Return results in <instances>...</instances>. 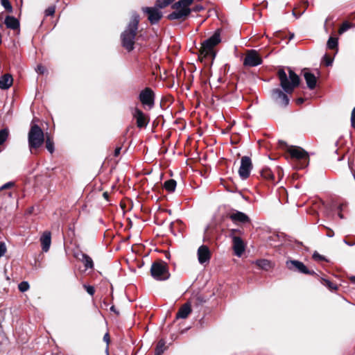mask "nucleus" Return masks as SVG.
<instances>
[{
    "label": "nucleus",
    "instance_id": "4468645a",
    "mask_svg": "<svg viewBox=\"0 0 355 355\" xmlns=\"http://www.w3.org/2000/svg\"><path fill=\"white\" fill-rule=\"evenodd\" d=\"M143 10L148 15V19L152 24H157L162 17V13L157 8H144Z\"/></svg>",
    "mask_w": 355,
    "mask_h": 355
},
{
    "label": "nucleus",
    "instance_id": "72a5a7b5",
    "mask_svg": "<svg viewBox=\"0 0 355 355\" xmlns=\"http://www.w3.org/2000/svg\"><path fill=\"white\" fill-rule=\"evenodd\" d=\"M18 288L21 292H25L28 290L29 284L27 282H22L19 284Z\"/></svg>",
    "mask_w": 355,
    "mask_h": 355
},
{
    "label": "nucleus",
    "instance_id": "2f4dec72",
    "mask_svg": "<svg viewBox=\"0 0 355 355\" xmlns=\"http://www.w3.org/2000/svg\"><path fill=\"white\" fill-rule=\"evenodd\" d=\"M1 3L7 11L10 12L12 11V8L9 0H1Z\"/></svg>",
    "mask_w": 355,
    "mask_h": 355
},
{
    "label": "nucleus",
    "instance_id": "ea45409f",
    "mask_svg": "<svg viewBox=\"0 0 355 355\" xmlns=\"http://www.w3.org/2000/svg\"><path fill=\"white\" fill-rule=\"evenodd\" d=\"M351 124L353 128H355V107H354L352 112Z\"/></svg>",
    "mask_w": 355,
    "mask_h": 355
},
{
    "label": "nucleus",
    "instance_id": "6e6d98bb",
    "mask_svg": "<svg viewBox=\"0 0 355 355\" xmlns=\"http://www.w3.org/2000/svg\"><path fill=\"white\" fill-rule=\"evenodd\" d=\"M339 216H340L341 218H343L342 214H339Z\"/></svg>",
    "mask_w": 355,
    "mask_h": 355
},
{
    "label": "nucleus",
    "instance_id": "f8f14e48",
    "mask_svg": "<svg viewBox=\"0 0 355 355\" xmlns=\"http://www.w3.org/2000/svg\"><path fill=\"white\" fill-rule=\"evenodd\" d=\"M286 266L288 269L291 270H297L298 272L303 274H310L312 275L314 273L313 271H310L306 266L301 261L297 260H291L286 262Z\"/></svg>",
    "mask_w": 355,
    "mask_h": 355
},
{
    "label": "nucleus",
    "instance_id": "20e7f679",
    "mask_svg": "<svg viewBox=\"0 0 355 355\" xmlns=\"http://www.w3.org/2000/svg\"><path fill=\"white\" fill-rule=\"evenodd\" d=\"M44 134L42 128L33 122L28 133V148L31 153L33 150H36L41 147L44 141Z\"/></svg>",
    "mask_w": 355,
    "mask_h": 355
},
{
    "label": "nucleus",
    "instance_id": "473e14b6",
    "mask_svg": "<svg viewBox=\"0 0 355 355\" xmlns=\"http://www.w3.org/2000/svg\"><path fill=\"white\" fill-rule=\"evenodd\" d=\"M323 284L328 287L330 290H336L337 288L336 286H335L332 282H331L328 279H322Z\"/></svg>",
    "mask_w": 355,
    "mask_h": 355
},
{
    "label": "nucleus",
    "instance_id": "bb28decb",
    "mask_svg": "<svg viewBox=\"0 0 355 355\" xmlns=\"http://www.w3.org/2000/svg\"><path fill=\"white\" fill-rule=\"evenodd\" d=\"M9 131L7 128L0 130V145L3 144L8 137Z\"/></svg>",
    "mask_w": 355,
    "mask_h": 355
},
{
    "label": "nucleus",
    "instance_id": "a19ab883",
    "mask_svg": "<svg viewBox=\"0 0 355 355\" xmlns=\"http://www.w3.org/2000/svg\"><path fill=\"white\" fill-rule=\"evenodd\" d=\"M313 258L315 260H324V257L322 255H320L317 252H315L313 254Z\"/></svg>",
    "mask_w": 355,
    "mask_h": 355
},
{
    "label": "nucleus",
    "instance_id": "3c124183",
    "mask_svg": "<svg viewBox=\"0 0 355 355\" xmlns=\"http://www.w3.org/2000/svg\"><path fill=\"white\" fill-rule=\"evenodd\" d=\"M351 281L352 282L355 283V277L354 276L351 277Z\"/></svg>",
    "mask_w": 355,
    "mask_h": 355
},
{
    "label": "nucleus",
    "instance_id": "f3484780",
    "mask_svg": "<svg viewBox=\"0 0 355 355\" xmlns=\"http://www.w3.org/2000/svg\"><path fill=\"white\" fill-rule=\"evenodd\" d=\"M13 83V78L10 73H6L0 77V89H8Z\"/></svg>",
    "mask_w": 355,
    "mask_h": 355
},
{
    "label": "nucleus",
    "instance_id": "58836bf2",
    "mask_svg": "<svg viewBox=\"0 0 355 355\" xmlns=\"http://www.w3.org/2000/svg\"><path fill=\"white\" fill-rule=\"evenodd\" d=\"M324 60L325 61L326 66H331L333 63V60L327 55H324Z\"/></svg>",
    "mask_w": 355,
    "mask_h": 355
},
{
    "label": "nucleus",
    "instance_id": "aec40b11",
    "mask_svg": "<svg viewBox=\"0 0 355 355\" xmlns=\"http://www.w3.org/2000/svg\"><path fill=\"white\" fill-rule=\"evenodd\" d=\"M304 77L306 80L307 87L310 89H313L316 86V77L315 75L309 71H304Z\"/></svg>",
    "mask_w": 355,
    "mask_h": 355
},
{
    "label": "nucleus",
    "instance_id": "9d476101",
    "mask_svg": "<svg viewBox=\"0 0 355 355\" xmlns=\"http://www.w3.org/2000/svg\"><path fill=\"white\" fill-rule=\"evenodd\" d=\"M252 169L251 159L248 156H243L241 159V166L239 169V174L242 180L247 179Z\"/></svg>",
    "mask_w": 355,
    "mask_h": 355
},
{
    "label": "nucleus",
    "instance_id": "cd10ccee",
    "mask_svg": "<svg viewBox=\"0 0 355 355\" xmlns=\"http://www.w3.org/2000/svg\"><path fill=\"white\" fill-rule=\"evenodd\" d=\"M165 350V342L163 340H161L158 342L155 352L157 354V355H162L163 352Z\"/></svg>",
    "mask_w": 355,
    "mask_h": 355
},
{
    "label": "nucleus",
    "instance_id": "2eb2a0df",
    "mask_svg": "<svg viewBox=\"0 0 355 355\" xmlns=\"http://www.w3.org/2000/svg\"><path fill=\"white\" fill-rule=\"evenodd\" d=\"M233 250L234 251V254L240 257L243 252L245 251V245L243 240L239 236H233Z\"/></svg>",
    "mask_w": 355,
    "mask_h": 355
},
{
    "label": "nucleus",
    "instance_id": "f03ea898",
    "mask_svg": "<svg viewBox=\"0 0 355 355\" xmlns=\"http://www.w3.org/2000/svg\"><path fill=\"white\" fill-rule=\"evenodd\" d=\"M139 16L134 14L125 30L121 33V38L122 46L128 51L134 49L135 38L138 29Z\"/></svg>",
    "mask_w": 355,
    "mask_h": 355
},
{
    "label": "nucleus",
    "instance_id": "6e6552de",
    "mask_svg": "<svg viewBox=\"0 0 355 355\" xmlns=\"http://www.w3.org/2000/svg\"><path fill=\"white\" fill-rule=\"evenodd\" d=\"M139 99L144 107L151 110L155 105V93L151 88L146 87L140 92Z\"/></svg>",
    "mask_w": 355,
    "mask_h": 355
},
{
    "label": "nucleus",
    "instance_id": "0eeeda50",
    "mask_svg": "<svg viewBox=\"0 0 355 355\" xmlns=\"http://www.w3.org/2000/svg\"><path fill=\"white\" fill-rule=\"evenodd\" d=\"M287 152L290 154L291 158L300 162V167L304 168L309 164V154L303 148L298 146H288Z\"/></svg>",
    "mask_w": 355,
    "mask_h": 355
},
{
    "label": "nucleus",
    "instance_id": "f704fd0d",
    "mask_svg": "<svg viewBox=\"0 0 355 355\" xmlns=\"http://www.w3.org/2000/svg\"><path fill=\"white\" fill-rule=\"evenodd\" d=\"M55 11V6H50L45 10V15L46 16H53Z\"/></svg>",
    "mask_w": 355,
    "mask_h": 355
},
{
    "label": "nucleus",
    "instance_id": "b1692460",
    "mask_svg": "<svg viewBox=\"0 0 355 355\" xmlns=\"http://www.w3.org/2000/svg\"><path fill=\"white\" fill-rule=\"evenodd\" d=\"M176 181L171 179L164 182V187L168 192H173L176 188Z\"/></svg>",
    "mask_w": 355,
    "mask_h": 355
},
{
    "label": "nucleus",
    "instance_id": "e433bc0d",
    "mask_svg": "<svg viewBox=\"0 0 355 355\" xmlns=\"http://www.w3.org/2000/svg\"><path fill=\"white\" fill-rule=\"evenodd\" d=\"M83 286L85 288L86 291L88 293V294H89L92 296L94 295L95 293V289L92 286L85 284Z\"/></svg>",
    "mask_w": 355,
    "mask_h": 355
},
{
    "label": "nucleus",
    "instance_id": "864d4df0",
    "mask_svg": "<svg viewBox=\"0 0 355 355\" xmlns=\"http://www.w3.org/2000/svg\"><path fill=\"white\" fill-rule=\"evenodd\" d=\"M293 15L294 16H296V13H295V10L293 11Z\"/></svg>",
    "mask_w": 355,
    "mask_h": 355
},
{
    "label": "nucleus",
    "instance_id": "ddd939ff",
    "mask_svg": "<svg viewBox=\"0 0 355 355\" xmlns=\"http://www.w3.org/2000/svg\"><path fill=\"white\" fill-rule=\"evenodd\" d=\"M198 262L203 265L208 263L211 259V252L207 245H202L197 252Z\"/></svg>",
    "mask_w": 355,
    "mask_h": 355
},
{
    "label": "nucleus",
    "instance_id": "dca6fc26",
    "mask_svg": "<svg viewBox=\"0 0 355 355\" xmlns=\"http://www.w3.org/2000/svg\"><path fill=\"white\" fill-rule=\"evenodd\" d=\"M40 242L42 250L45 252H48L51 243V232L48 231L44 232L40 237Z\"/></svg>",
    "mask_w": 355,
    "mask_h": 355
},
{
    "label": "nucleus",
    "instance_id": "39448f33",
    "mask_svg": "<svg viewBox=\"0 0 355 355\" xmlns=\"http://www.w3.org/2000/svg\"><path fill=\"white\" fill-rule=\"evenodd\" d=\"M220 42V33L216 32L212 36L202 43L199 55L200 58H210L213 60L216 56V52L214 48Z\"/></svg>",
    "mask_w": 355,
    "mask_h": 355
},
{
    "label": "nucleus",
    "instance_id": "7c9ffc66",
    "mask_svg": "<svg viewBox=\"0 0 355 355\" xmlns=\"http://www.w3.org/2000/svg\"><path fill=\"white\" fill-rule=\"evenodd\" d=\"M352 27V24L348 21H345L342 24L340 28L338 29V33L340 35L343 34L345 32L348 31Z\"/></svg>",
    "mask_w": 355,
    "mask_h": 355
},
{
    "label": "nucleus",
    "instance_id": "de8ad7c7",
    "mask_svg": "<svg viewBox=\"0 0 355 355\" xmlns=\"http://www.w3.org/2000/svg\"><path fill=\"white\" fill-rule=\"evenodd\" d=\"M343 241H344L345 243H346L347 245H348L349 246H352V245H354V243H350V242H348L346 240H344Z\"/></svg>",
    "mask_w": 355,
    "mask_h": 355
},
{
    "label": "nucleus",
    "instance_id": "6ab92c4d",
    "mask_svg": "<svg viewBox=\"0 0 355 355\" xmlns=\"http://www.w3.org/2000/svg\"><path fill=\"white\" fill-rule=\"evenodd\" d=\"M230 218L234 222L245 223L250 221L249 217L245 213L239 211L231 214Z\"/></svg>",
    "mask_w": 355,
    "mask_h": 355
},
{
    "label": "nucleus",
    "instance_id": "393cba45",
    "mask_svg": "<svg viewBox=\"0 0 355 355\" xmlns=\"http://www.w3.org/2000/svg\"><path fill=\"white\" fill-rule=\"evenodd\" d=\"M261 176L267 180H274V174L271 171V170L268 168H264L262 169L261 172Z\"/></svg>",
    "mask_w": 355,
    "mask_h": 355
},
{
    "label": "nucleus",
    "instance_id": "5fc2aeb1",
    "mask_svg": "<svg viewBox=\"0 0 355 355\" xmlns=\"http://www.w3.org/2000/svg\"><path fill=\"white\" fill-rule=\"evenodd\" d=\"M303 14V12H301V13H299L298 16L297 17H298L299 16L302 15Z\"/></svg>",
    "mask_w": 355,
    "mask_h": 355
},
{
    "label": "nucleus",
    "instance_id": "a18cd8bd",
    "mask_svg": "<svg viewBox=\"0 0 355 355\" xmlns=\"http://www.w3.org/2000/svg\"><path fill=\"white\" fill-rule=\"evenodd\" d=\"M13 184V183L12 182H8L5 184H3L1 187V189H7L10 187H11L12 185Z\"/></svg>",
    "mask_w": 355,
    "mask_h": 355
},
{
    "label": "nucleus",
    "instance_id": "a211bd4d",
    "mask_svg": "<svg viewBox=\"0 0 355 355\" xmlns=\"http://www.w3.org/2000/svg\"><path fill=\"white\" fill-rule=\"evenodd\" d=\"M191 313V304L189 303H185L178 310V311L176 314V318L177 319H179V318L185 319L189 316V315Z\"/></svg>",
    "mask_w": 355,
    "mask_h": 355
},
{
    "label": "nucleus",
    "instance_id": "5701e85b",
    "mask_svg": "<svg viewBox=\"0 0 355 355\" xmlns=\"http://www.w3.org/2000/svg\"><path fill=\"white\" fill-rule=\"evenodd\" d=\"M338 39L337 37H330L327 41V46L329 49H336L338 51Z\"/></svg>",
    "mask_w": 355,
    "mask_h": 355
},
{
    "label": "nucleus",
    "instance_id": "c756f323",
    "mask_svg": "<svg viewBox=\"0 0 355 355\" xmlns=\"http://www.w3.org/2000/svg\"><path fill=\"white\" fill-rule=\"evenodd\" d=\"M46 148L50 153H53L54 152V143L51 139L49 137L46 138Z\"/></svg>",
    "mask_w": 355,
    "mask_h": 355
},
{
    "label": "nucleus",
    "instance_id": "7ed1b4c3",
    "mask_svg": "<svg viewBox=\"0 0 355 355\" xmlns=\"http://www.w3.org/2000/svg\"><path fill=\"white\" fill-rule=\"evenodd\" d=\"M193 2V0H179L175 2L173 5L175 10L168 15V18L170 20H185L192 12L190 6Z\"/></svg>",
    "mask_w": 355,
    "mask_h": 355
},
{
    "label": "nucleus",
    "instance_id": "a878e982",
    "mask_svg": "<svg viewBox=\"0 0 355 355\" xmlns=\"http://www.w3.org/2000/svg\"><path fill=\"white\" fill-rule=\"evenodd\" d=\"M257 265L261 269L268 270L271 267V263L269 261L266 259H261L257 261Z\"/></svg>",
    "mask_w": 355,
    "mask_h": 355
},
{
    "label": "nucleus",
    "instance_id": "1a4fd4ad",
    "mask_svg": "<svg viewBox=\"0 0 355 355\" xmlns=\"http://www.w3.org/2000/svg\"><path fill=\"white\" fill-rule=\"evenodd\" d=\"M262 63V59L255 50H250L247 52L243 60L245 67H257Z\"/></svg>",
    "mask_w": 355,
    "mask_h": 355
},
{
    "label": "nucleus",
    "instance_id": "9b49d317",
    "mask_svg": "<svg viewBox=\"0 0 355 355\" xmlns=\"http://www.w3.org/2000/svg\"><path fill=\"white\" fill-rule=\"evenodd\" d=\"M133 118L136 120L138 128H142L146 127L149 123L148 115L145 114L140 109L135 107L132 112Z\"/></svg>",
    "mask_w": 355,
    "mask_h": 355
},
{
    "label": "nucleus",
    "instance_id": "423d86ee",
    "mask_svg": "<svg viewBox=\"0 0 355 355\" xmlns=\"http://www.w3.org/2000/svg\"><path fill=\"white\" fill-rule=\"evenodd\" d=\"M150 273L152 277L158 281L166 280L170 277L167 263L162 260L153 263Z\"/></svg>",
    "mask_w": 355,
    "mask_h": 355
},
{
    "label": "nucleus",
    "instance_id": "412c9836",
    "mask_svg": "<svg viewBox=\"0 0 355 355\" xmlns=\"http://www.w3.org/2000/svg\"><path fill=\"white\" fill-rule=\"evenodd\" d=\"M80 257H78V255H77L76 257L83 263L86 270L92 269L94 268L93 260L89 256L85 253H80Z\"/></svg>",
    "mask_w": 355,
    "mask_h": 355
},
{
    "label": "nucleus",
    "instance_id": "603ef678",
    "mask_svg": "<svg viewBox=\"0 0 355 355\" xmlns=\"http://www.w3.org/2000/svg\"><path fill=\"white\" fill-rule=\"evenodd\" d=\"M2 42V37H1V34L0 33V44H1Z\"/></svg>",
    "mask_w": 355,
    "mask_h": 355
},
{
    "label": "nucleus",
    "instance_id": "c85d7f7f",
    "mask_svg": "<svg viewBox=\"0 0 355 355\" xmlns=\"http://www.w3.org/2000/svg\"><path fill=\"white\" fill-rule=\"evenodd\" d=\"M174 0H157L156 6L159 8H164L171 4Z\"/></svg>",
    "mask_w": 355,
    "mask_h": 355
},
{
    "label": "nucleus",
    "instance_id": "37998d69",
    "mask_svg": "<svg viewBox=\"0 0 355 355\" xmlns=\"http://www.w3.org/2000/svg\"><path fill=\"white\" fill-rule=\"evenodd\" d=\"M121 147H116L114 150V157H118L121 153Z\"/></svg>",
    "mask_w": 355,
    "mask_h": 355
},
{
    "label": "nucleus",
    "instance_id": "79ce46f5",
    "mask_svg": "<svg viewBox=\"0 0 355 355\" xmlns=\"http://www.w3.org/2000/svg\"><path fill=\"white\" fill-rule=\"evenodd\" d=\"M192 10V12H200L203 10V7L201 5H197L194 6L193 8H191Z\"/></svg>",
    "mask_w": 355,
    "mask_h": 355
},
{
    "label": "nucleus",
    "instance_id": "49530a36",
    "mask_svg": "<svg viewBox=\"0 0 355 355\" xmlns=\"http://www.w3.org/2000/svg\"><path fill=\"white\" fill-rule=\"evenodd\" d=\"M303 102H304V99H303V98H300L297 99V104H301V103H302Z\"/></svg>",
    "mask_w": 355,
    "mask_h": 355
},
{
    "label": "nucleus",
    "instance_id": "c03bdc74",
    "mask_svg": "<svg viewBox=\"0 0 355 355\" xmlns=\"http://www.w3.org/2000/svg\"><path fill=\"white\" fill-rule=\"evenodd\" d=\"M103 340L107 343V344L109 343L110 341V336L108 333H106L103 336Z\"/></svg>",
    "mask_w": 355,
    "mask_h": 355
},
{
    "label": "nucleus",
    "instance_id": "c9c22d12",
    "mask_svg": "<svg viewBox=\"0 0 355 355\" xmlns=\"http://www.w3.org/2000/svg\"><path fill=\"white\" fill-rule=\"evenodd\" d=\"M7 251L6 245L4 242H0V258L3 257Z\"/></svg>",
    "mask_w": 355,
    "mask_h": 355
},
{
    "label": "nucleus",
    "instance_id": "f257e3e1",
    "mask_svg": "<svg viewBox=\"0 0 355 355\" xmlns=\"http://www.w3.org/2000/svg\"><path fill=\"white\" fill-rule=\"evenodd\" d=\"M288 75L284 69L278 70L277 75L280 82V89H274L272 91V98L277 104L282 106H287L290 99L287 94H291L294 89L300 84L299 76L289 67H288Z\"/></svg>",
    "mask_w": 355,
    "mask_h": 355
},
{
    "label": "nucleus",
    "instance_id": "09e8293b",
    "mask_svg": "<svg viewBox=\"0 0 355 355\" xmlns=\"http://www.w3.org/2000/svg\"><path fill=\"white\" fill-rule=\"evenodd\" d=\"M329 237H332L334 236V232L331 230L330 232L327 234Z\"/></svg>",
    "mask_w": 355,
    "mask_h": 355
},
{
    "label": "nucleus",
    "instance_id": "8fccbe9b",
    "mask_svg": "<svg viewBox=\"0 0 355 355\" xmlns=\"http://www.w3.org/2000/svg\"><path fill=\"white\" fill-rule=\"evenodd\" d=\"M103 197L106 199L108 198V193L107 192H104L103 193Z\"/></svg>",
    "mask_w": 355,
    "mask_h": 355
},
{
    "label": "nucleus",
    "instance_id": "4be33fe9",
    "mask_svg": "<svg viewBox=\"0 0 355 355\" xmlns=\"http://www.w3.org/2000/svg\"><path fill=\"white\" fill-rule=\"evenodd\" d=\"M5 24L7 28L12 30H15L19 26V21L12 16H7L5 19Z\"/></svg>",
    "mask_w": 355,
    "mask_h": 355
},
{
    "label": "nucleus",
    "instance_id": "4c0bfd02",
    "mask_svg": "<svg viewBox=\"0 0 355 355\" xmlns=\"http://www.w3.org/2000/svg\"><path fill=\"white\" fill-rule=\"evenodd\" d=\"M46 68L44 66H42V64H39L37 66L36 71L38 73L44 74L46 72Z\"/></svg>",
    "mask_w": 355,
    "mask_h": 355
}]
</instances>
